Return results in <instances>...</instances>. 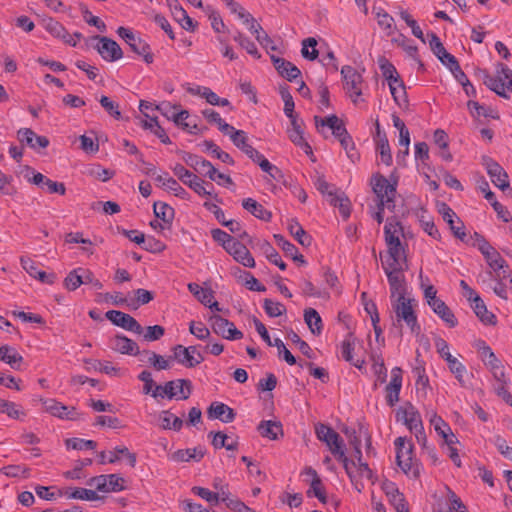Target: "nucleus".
Wrapping results in <instances>:
<instances>
[{"mask_svg": "<svg viewBox=\"0 0 512 512\" xmlns=\"http://www.w3.org/2000/svg\"><path fill=\"white\" fill-rule=\"evenodd\" d=\"M472 245L477 247L484 256L488 266L493 270L494 274L502 270H508L505 266V260L500 253L480 234L475 233L473 236Z\"/></svg>", "mask_w": 512, "mask_h": 512, "instance_id": "39448f33", "label": "nucleus"}, {"mask_svg": "<svg viewBox=\"0 0 512 512\" xmlns=\"http://www.w3.org/2000/svg\"><path fill=\"white\" fill-rule=\"evenodd\" d=\"M382 267L385 273L405 270L407 268L405 251L387 250V256L382 262Z\"/></svg>", "mask_w": 512, "mask_h": 512, "instance_id": "c85d7f7f", "label": "nucleus"}, {"mask_svg": "<svg viewBox=\"0 0 512 512\" xmlns=\"http://www.w3.org/2000/svg\"><path fill=\"white\" fill-rule=\"evenodd\" d=\"M171 351V361H176L186 368H193L204 360L201 353H197V357L194 355H189V349H186V347L183 345H176L172 348Z\"/></svg>", "mask_w": 512, "mask_h": 512, "instance_id": "412c9836", "label": "nucleus"}, {"mask_svg": "<svg viewBox=\"0 0 512 512\" xmlns=\"http://www.w3.org/2000/svg\"><path fill=\"white\" fill-rule=\"evenodd\" d=\"M96 38L99 40L96 49L104 60L112 62L122 58V50L116 41L107 37Z\"/></svg>", "mask_w": 512, "mask_h": 512, "instance_id": "6ab92c4d", "label": "nucleus"}, {"mask_svg": "<svg viewBox=\"0 0 512 512\" xmlns=\"http://www.w3.org/2000/svg\"><path fill=\"white\" fill-rule=\"evenodd\" d=\"M355 338L349 333L341 343V355L343 359L352 363L355 367L361 369L364 365V360L357 359L353 361L352 351L354 349Z\"/></svg>", "mask_w": 512, "mask_h": 512, "instance_id": "c03bdc74", "label": "nucleus"}, {"mask_svg": "<svg viewBox=\"0 0 512 512\" xmlns=\"http://www.w3.org/2000/svg\"><path fill=\"white\" fill-rule=\"evenodd\" d=\"M302 293L305 296L315 297L319 299L328 300L330 298V294L326 289H320L313 285L310 280L303 279L301 282Z\"/></svg>", "mask_w": 512, "mask_h": 512, "instance_id": "13d9d810", "label": "nucleus"}, {"mask_svg": "<svg viewBox=\"0 0 512 512\" xmlns=\"http://www.w3.org/2000/svg\"><path fill=\"white\" fill-rule=\"evenodd\" d=\"M403 272H404V270H400V271L397 270V271H393V272L390 271L388 273H385L388 278L392 297H394L396 295L398 297V296H400V294L404 295L405 278H404Z\"/></svg>", "mask_w": 512, "mask_h": 512, "instance_id": "79ce46f5", "label": "nucleus"}, {"mask_svg": "<svg viewBox=\"0 0 512 512\" xmlns=\"http://www.w3.org/2000/svg\"><path fill=\"white\" fill-rule=\"evenodd\" d=\"M242 206L245 210L250 212L253 216L256 218L263 220V221H269L271 218V212L266 210L263 205L258 203L256 200L252 198H246L242 201Z\"/></svg>", "mask_w": 512, "mask_h": 512, "instance_id": "37998d69", "label": "nucleus"}, {"mask_svg": "<svg viewBox=\"0 0 512 512\" xmlns=\"http://www.w3.org/2000/svg\"><path fill=\"white\" fill-rule=\"evenodd\" d=\"M288 228L290 233L302 246H309L311 244V237L307 235L306 231L298 222L291 221Z\"/></svg>", "mask_w": 512, "mask_h": 512, "instance_id": "69168bd1", "label": "nucleus"}, {"mask_svg": "<svg viewBox=\"0 0 512 512\" xmlns=\"http://www.w3.org/2000/svg\"><path fill=\"white\" fill-rule=\"evenodd\" d=\"M84 268H76L68 273L64 279V286L69 291H74L84 284Z\"/></svg>", "mask_w": 512, "mask_h": 512, "instance_id": "6e6d98bb", "label": "nucleus"}, {"mask_svg": "<svg viewBox=\"0 0 512 512\" xmlns=\"http://www.w3.org/2000/svg\"><path fill=\"white\" fill-rule=\"evenodd\" d=\"M416 300L412 298H406L404 295L397 297L392 302V308L396 315L397 323L404 321L409 327L411 333L418 335L421 331V327L417 320L415 313Z\"/></svg>", "mask_w": 512, "mask_h": 512, "instance_id": "f03ea898", "label": "nucleus"}, {"mask_svg": "<svg viewBox=\"0 0 512 512\" xmlns=\"http://www.w3.org/2000/svg\"><path fill=\"white\" fill-rule=\"evenodd\" d=\"M229 136L233 144L242 150L251 160L254 161L256 158H259L260 152L248 144V137L245 131L234 129Z\"/></svg>", "mask_w": 512, "mask_h": 512, "instance_id": "2f4dec72", "label": "nucleus"}, {"mask_svg": "<svg viewBox=\"0 0 512 512\" xmlns=\"http://www.w3.org/2000/svg\"><path fill=\"white\" fill-rule=\"evenodd\" d=\"M484 84L497 93L499 96L507 97L506 89L512 92V70L504 64H498L497 76L492 77L489 74H484Z\"/></svg>", "mask_w": 512, "mask_h": 512, "instance_id": "0eeeda50", "label": "nucleus"}, {"mask_svg": "<svg viewBox=\"0 0 512 512\" xmlns=\"http://www.w3.org/2000/svg\"><path fill=\"white\" fill-rule=\"evenodd\" d=\"M494 277L497 280L495 286L493 287L494 293L503 299H507V288L508 285L512 283L509 271L502 270L501 272H497Z\"/></svg>", "mask_w": 512, "mask_h": 512, "instance_id": "de8ad7c7", "label": "nucleus"}, {"mask_svg": "<svg viewBox=\"0 0 512 512\" xmlns=\"http://www.w3.org/2000/svg\"><path fill=\"white\" fill-rule=\"evenodd\" d=\"M291 127L287 129L289 139L297 146L303 149L306 154H312V148L304 139L302 129L303 122L299 118L290 120Z\"/></svg>", "mask_w": 512, "mask_h": 512, "instance_id": "bb28decb", "label": "nucleus"}, {"mask_svg": "<svg viewBox=\"0 0 512 512\" xmlns=\"http://www.w3.org/2000/svg\"><path fill=\"white\" fill-rule=\"evenodd\" d=\"M414 373L417 376L416 379V391L418 396L425 398L427 396V390L429 388V379L423 368H415Z\"/></svg>", "mask_w": 512, "mask_h": 512, "instance_id": "338daca9", "label": "nucleus"}, {"mask_svg": "<svg viewBox=\"0 0 512 512\" xmlns=\"http://www.w3.org/2000/svg\"><path fill=\"white\" fill-rule=\"evenodd\" d=\"M244 23L248 24V29L253 33L256 37V40L265 48H268L272 44V40L268 36V34L263 31L260 24L256 22V20L250 15L249 21Z\"/></svg>", "mask_w": 512, "mask_h": 512, "instance_id": "09e8293b", "label": "nucleus"}, {"mask_svg": "<svg viewBox=\"0 0 512 512\" xmlns=\"http://www.w3.org/2000/svg\"><path fill=\"white\" fill-rule=\"evenodd\" d=\"M471 302L475 314L480 318L482 322L485 324L495 323V316L487 310L486 305L479 296L475 297L473 300H471Z\"/></svg>", "mask_w": 512, "mask_h": 512, "instance_id": "3c124183", "label": "nucleus"}, {"mask_svg": "<svg viewBox=\"0 0 512 512\" xmlns=\"http://www.w3.org/2000/svg\"><path fill=\"white\" fill-rule=\"evenodd\" d=\"M17 137L21 143H25L32 149L46 148L49 145L47 137L36 135L30 128H21L18 130Z\"/></svg>", "mask_w": 512, "mask_h": 512, "instance_id": "7c9ffc66", "label": "nucleus"}, {"mask_svg": "<svg viewBox=\"0 0 512 512\" xmlns=\"http://www.w3.org/2000/svg\"><path fill=\"white\" fill-rule=\"evenodd\" d=\"M188 290L203 304L208 305L213 300L214 295L211 289H205L197 283H189Z\"/></svg>", "mask_w": 512, "mask_h": 512, "instance_id": "e2e57ef3", "label": "nucleus"}, {"mask_svg": "<svg viewBox=\"0 0 512 512\" xmlns=\"http://www.w3.org/2000/svg\"><path fill=\"white\" fill-rule=\"evenodd\" d=\"M204 450L201 447L192 448V449H180L175 451L170 459L175 462H189L194 460L199 462L204 457Z\"/></svg>", "mask_w": 512, "mask_h": 512, "instance_id": "4c0bfd02", "label": "nucleus"}, {"mask_svg": "<svg viewBox=\"0 0 512 512\" xmlns=\"http://www.w3.org/2000/svg\"><path fill=\"white\" fill-rule=\"evenodd\" d=\"M438 211L442 215L443 220L448 224L454 236L463 242H468L464 224L456 216L455 212L446 203H441Z\"/></svg>", "mask_w": 512, "mask_h": 512, "instance_id": "dca6fc26", "label": "nucleus"}, {"mask_svg": "<svg viewBox=\"0 0 512 512\" xmlns=\"http://www.w3.org/2000/svg\"><path fill=\"white\" fill-rule=\"evenodd\" d=\"M483 164L485 165L487 173L495 186L503 191L510 188L508 174L497 162L489 157H484Z\"/></svg>", "mask_w": 512, "mask_h": 512, "instance_id": "a211bd4d", "label": "nucleus"}, {"mask_svg": "<svg viewBox=\"0 0 512 512\" xmlns=\"http://www.w3.org/2000/svg\"><path fill=\"white\" fill-rule=\"evenodd\" d=\"M141 356L147 357V362L156 370H167L171 368V358L163 357L155 352L144 350L141 352Z\"/></svg>", "mask_w": 512, "mask_h": 512, "instance_id": "49530a36", "label": "nucleus"}, {"mask_svg": "<svg viewBox=\"0 0 512 512\" xmlns=\"http://www.w3.org/2000/svg\"><path fill=\"white\" fill-rule=\"evenodd\" d=\"M229 253L234 260L238 263L242 264L245 267L253 268L255 267V260L247 247L239 241H235L231 244V247L226 251Z\"/></svg>", "mask_w": 512, "mask_h": 512, "instance_id": "c756f323", "label": "nucleus"}, {"mask_svg": "<svg viewBox=\"0 0 512 512\" xmlns=\"http://www.w3.org/2000/svg\"><path fill=\"white\" fill-rule=\"evenodd\" d=\"M182 159L188 166L200 174L205 172L206 167L204 165L209 164V161L203 159L202 157L186 152L183 153Z\"/></svg>", "mask_w": 512, "mask_h": 512, "instance_id": "0e129e2a", "label": "nucleus"}, {"mask_svg": "<svg viewBox=\"0 0 512 512\" xmlns=\"http://www.w3.org/2000/svg\"><path fill=\"white\" fill-rule=\"evenodd\" d=\"M161 427L165 430L179 431L183 426L181 418L175 416L170 411H162L160 414Z\"/></svg>", "mask_w": 512, "mask_h": 512, "instance_id": "bf43d9fd", "label": "nucleus"}, {"mask_svg": "<svg viewBox=\"0 0 512 512\" xmlns=\"http://www.w3.org/2000/svg\"><path fill=\"white\" fill-rule=\"evenodd\" d=\"M259 434L269 440H277L283 436L282 424L279 421L264 420L257 427Z\"/></svg>", "mask_w": 512, "mask_h": 512, "instance_id": "c9c22d12", "label": "nucleus"}, {"mask_svg": "<svg viewBox=\"0 0 512 512\" xmlns=\"http://www.w3.org/2000/svg\"><path fill=\"white\" fill-rule=\"evenodd\" d=\"M304 475L310 478V488L307 491L308 496H314L318 498L323 504H325L327 509H338L340 505V501L334 497L329 498L323 486L321 479L319 478L317 472L311 468L307 467L304 470Z\"/></svg>", "mask_w": 512, "mask_h": 512, "instance_id": "6e6552de", "label": "nucleus"}, {"mask_svg": "<svg viewBox=\"0 0 512 512\" xmlns=\"http://www.w3.org/2000/svg\"><path fill=\"white\" fill-rule=\"evenodd\" d=\"M328 201L334 207L339 208L340 214L347 219L350 216V201L343 192L335 190L328 193Z\"/></svg>", "mask_w": 512, "mask_h": 512, "instance_id": "58836bf2", "label": "nucleus"}, {"mask_svg": "<svg viewBox=\"0 0 512 512\" xmlns=\"http://www.w3.org/2000/svg\"><path fill=\"white\" fill-rule=\"evenodd\" d=\"M430 307L449 327H455L457 325V319L451 309L445 304L444 301L430 303Z\"/></svg>", "mask_w": 512, "mask_h": 512, "instance_id": "a19ab883", "label": "nucleus"}, {"mask_svg": "<svg viewBox=\"0 0 512 512\" xmlns=\"http://www.w3.org/2000/svg\"><path fill=\"white\" fill-rule=\"evenodd\" d=\"M43 405L45 411L55 417L67 420L77 419L78 414L74 407L65 406L61 402L56 401L55 399L45 400L43 402Z\"/></svg>", "mask_w": 512, "mask_h": 512, "instance_id": "5701e85b", "label": "nucleus"}, {"mask_svg": "<svg viewBox=\"0 0 512 512\" xmlns=\"http://www.w3.org/2000/svg\"><path fill=\"white\" fill-rule=\"evenodd\" d=\"M430 423L446 445L456 444L458 442L450 426L438 416L435 411L430 412Z\"/></svg>", "mask_w": 512, "mask_h": 512, "instance_id": "393cba45", "label": "nucleus"}, {"mask_svg": "<svg viewBox=\"0 0 512 512\" xmlns=\"http://www.w3.org/2000/svg\"><path fill=\"white\" fill-rule=\"evenodd\" d=\"M435 347L437 352L448 364L450 371L455 375L461 385H465L464 375L466 374L465 366L451 355L448 343L442 338L435 339Z\"/></svg>", "mask_w": 512, "mask_h": 512, "instance_id": "9b49d317", "label": "nucleus"}, {"mask_svg": "<svg viewBox=\"0 0 512 512\" xmlns=\"http://www.w3.org/2000/svg\"><path fill=\"white\" fill-rule=\"evenodd\" d=\"M271 59L278 73L288 81L296 79L301 74L298 67L284 58L272 56Z\"/></svg>", "mask_w": 512, "mask_h": 512, "instance_id": "f704fd0d", "label": "nucleus"}, {"mask_svg": "<svg viewBox=\"0 0 512 512\" xmlns=\"http://www.w3.org/2000/svg\"><path fill=\"white\" fill-rule=\"evenodd\" d=\"M384 235L388 250L404 251L401 243V237L404 236L403 227L395 217L386 220Z\"/></svg>", "mask_w": 512, "mask_h": 512, "instance_id": "4468645a", "label": "nucleus"}, {"mask_svg": "<svg viewBox=\"0 0 512 512\" xmlns=\"http://www.w3.org/2000/svg\"><path fill=\"white\" fill-rule=\"evenodd\" d=\"M154 214L165 224L170 225L174 219V209L164 202H155L153 205Z\"/></svg>", "mask_w": 512, "mask_h": 512, "instance_id": "4d7b16f0", "label": "nucleus"}, {"mask_svg": "<svg viewBox=\"0 0 512 512\" xmlns=\"http://www.w3.org/2000/svg\"><path fill=\"white\" fill-rule=\"evenodd\" d=\"M208 417L219 419L224 423H230L235 419V412L232 408L222 402H214L207 410Z\"/></svg>", "mask_w": 512, "mask_h": 512, "instance_id": "473e14b6", "label": "nucleus"}, {"mask_svg": "<svg viewBox=\"0 0 512 512\" xmlns=\"http://www.w3.org/2000/svg\"><path fill=\"white\" fill-rule=\"evenodd\" d=\"M192 492L205 499L209 504L215 505L220 501L224 502L226 508L232 510L233 512H243V510H249V508L241 502L238 498L233 496L230 491H226L223 487H220V492H213L207 488L203 487H193Z\"/></svg>", "mask_w": 512, "mask_h": 512, "instance_id": "7ed1b4c3", "label": "nucleus"}, {"mask_svg": "<svg viewBox=\"0 0 512 512\" xmlns=\"http://www.w3.org/2000/svg\"><path fill=\"white\" fill-rule=\"evenodd\" d=\"M106 318L110 320L114 325L119 326L127 331H131L139 335L144 331L143 327L131 315L122 311L109 310L106 312Z\"/></svg>", "mask_w": 512, "mask_h": 512, "instance_id": "f3484780", "label": "nucleus"}, {"mask_svg": "<svg viewBox=\"0 0 512 512\" xmlns=\"http://www.w3.org/2000/svg\"><path fill=\"white\" fill-rule=\"evenodd\" d=\"M356 453L359 456V459L361 458V450L358 446L355 447ZM349 465L351 467V471L353 472V478L349 475L352 483L354 484V487L357 491H361L363 488V483L361 482L362 479L371 480L372 479V471L368 467L366 463H362L359 460V464L356 465L354 462H349Z\"/></svg>", "mask_w": 512, "mask_h": 512, "instance_id": "4be33fe9", "label": "nucleus"}, {"mask_svg": "<svg viewBox=\"0 0 512 512\" xmlns=\"http://www.w3.org/2000/svg\"><path fill=\"white\" fill-rule=\"evenodd\" d=\"M304 320L314 335H320L323 330V323L320 314L314 308L304 310Z\"/></svg>", "mask_w": 512, "mask_h": 512, "instance_id": "a18cd8bd", "label": "nucleus"}, {"mask_svg": "<svg viewBox=\"0 0 512 512\" xmlns=\"http://www.w3.org/2000/svg\"><path fill=\"white\" fill-rule=\"evenodd\" d=\"M0 360L10 365L11 368L19 370L23 362V357L15 350V348L3 345L0 347Z\"/></svg>", "mask_w": 512, "mask_h": 512, "instance_id": "ea45409f", "label": "nucleus"}, {"mask_svg": "<svg viewBox=\"0 0 512 512\" xmlns=\"http://www.w3.org/2000/svg\"><path fill=\"white\" fill-rule=\"evenodd\" d=\"M316 435L320 441L326 443L331 453L343 463L347 474L353 478V472L351 471L349 461L345 455L343 449V440L340 435L332 428L324 424H319L316 426Z\"/></svg>", "mask_w": 512, "mask_h": 512, "instance_id": "f257e3e1", "label": "nucleus"}, {"mask_svg": "<svg viewBox=\"0 0 512 512\" xmlns=\"http://www.w3.org/2000/svg\"><path fill=\"white\" fill-rule=\"evenodd\" d=\"M203 116L210 122L218 125L219 130L229 135L235 129L233 126L226 123L218 112L213 109H205L202 111Z\"/></svg>", "mask_w": 512, "mask_h": 512, "instance_id": "864d4df0", "label": "nucleus"}, {"mask_svg": "<svg viewBox=\"0 0 512 512\" xmlns=\"http://www.w3.org/2000/svg\"><path fill=\"white\" fill-rule=\"evenodd\" d=\"M110 347L121 354L141 355L137 343L123 335H116L111 339Z\"/></svg>", "mask_w": 512, "mask_h": 512, "instance_id": "72a5a7b5", "label": "nucleus"}, {"mask_svg": "<svg viewBox=\"0 0 512 512\" xmlns=\"http://www.w3.org/2000/svg\"><path fill=\"white\" fill-rule=\"evenodd\" d=\"M375 14L379 27L385 31L387 36L392 35L396 30L394 18L382 8L376 9Z\"/></svg>", "mask_w": 512, "mask_h": 512, "instance_id": "8fccbe9b", "label": "nucleus"}, {"mask_svg": "<svg viewBox=\"0 0 512 512\" xmlns=\"http://www.w3.org/2000/svg\"><path fill=\"white\" fill-rule=\"evenodd\" d=\"M31 182L40 186L42 189L46 188L49 193H58L64 195L66 192L65 185L60 182L53 181L41 173H35Z\"/></svg>", "mask_w": 512, "mask_h": 512, "instance_id": "e433bc0d", "label": "nucleus"}, {"mask_svg": "<svg viewBox=\"0 0 512 512\" xmlns=\"http://www.w3.org/2000/svg\"><path fill=\"white\" fill-rule=\"evenodd\" d=\"M378 64L383 77L389 82L391 94H396V84L401 88V91L403 92V81L400 79L394 65L383 56L378 58Z\"/></svg>", "mask_w": 512, "mask_h": 512, "instance_id": "aec40b11", "label": "nucleus"}, {"mask_svg": "<svg viewBox=\"0 0 512 512\" xmlns=\"http://www.w3.org/2000/svg\"><path fill=\"white\" fill-rule=\"evenodd\" d=\"M117 34L129 45L134 53L142 56L147 64L153 62V54L150 51L149 45L141 38L137 37L130 29L119 27Z\"/></svg>", "mask_w": 512, "mask_h": 512, "instance_id": "9d476101", "label": "nucleus"}, {"mask_svg": "<svg viewBox=\"0 0 512 512\" xmlns=\"http://www.w3.org/2000/svg\"><path fill=\"white\" fill-rule=\"evenodd\" d=\"M209 435H213L212 445L216 449L226 448L227 450H236L238 443L235 440L229 441V437L223 432H210Z\"/></svg>", "mask_w": 512, "mask_h": 512, "instance_id": "680f3d73", "label": "nucleus"}, {"mask_svg": "<svg viewBox=\"0 0 512 512\" xmlns=\"http://www.w3.org/2000/svg\"><path fill=\"white\" fill-rule=\"evenodd\" d=\"M173 173L175 176L195 193L200 196H211L212 192L205 188L204 181L200 179L196 174H193L187 170L183 165L176 164L173 167Z\"/></svg>", "mask_w": 512, "mask_h": 512, "instance_id": "f8f14e48", "label": "nucleus"}, {"mask_svg": "<svg viewBox=\"0 0 512 512\" xmlns=\"http://www.w3.org/2000/svg\"><path fill=\"white\" fill-rule=\"evenodd\" d=\"M341 76L344 90L349 94L353 103L357 104L358 99L362 95L363 78L361 73L354 67L345 65L341 68Z\"/></svg>", "mask_w": 512, "mask_h": 512, "instance_id": "1a4fd4ad", "label": "nucleus"}, {"mask_svg": "<svg viewBox=\"0 0 512 512\" xmlns=\"http://www.w3.org/2000/svg\"><path fill=\"white\" fill-rule=\"evenodd\" d=\"M135 298L129 299L127 307L131 310L138 309L141 305H145L154 299V295L151 291L139 288L134 291Z\"/></svg>", "mask_w": 512, "mask_h": 512, "instance_id": "603ef678", "label": "nucleus"}, {"mask_svg": "<svg viewBox=\"0 0 512 512\" xmlns=\"http://www.w3.org/2000/svg\"><path fill=\"white\" fill-rule=\"evenodd\" d=\"M397 415L401 417L411 432L414 433L415 431L419 432L422 430L423 424L421 416L413 405L408 404L407 406L399 409Z\"/></svg>", "mask_w": 512, "mask_h": 512, "instance_id": "a878e982", "label": "nucleus"}, {"mask_svg": "<svg viewBox=\"0 0 512 512\" xmlns=\"http://www.w3.org/2000/svg\"><path fill=\"white\" fill-rule=\"evenodd\" d=\"M372 186L373 191L377 196V205L381 206V209L387 208L390 211H394V197L396 194L395 186L390 184L388 180L381 175L373 177Z\"/></svg>", "mask_w": 512, "mask_h": 512, "instance_id": "423d86ee", "label": "nucleus"}, {"mask_svg": "<svg viewBox=\"0 0 512 512\" xmlns=\"http://www.w3.org/2000/svg\"><path fill=\"white\" fill-rule=\"evenodd\" d=\"M249 243L252 248H258L271 263L278 266L281 270L286 269V264L282 261L279 253L268 241L262 239L253 241L249 238Z\"/></svg>", "mask_w": 512, "mask_h": 512, "instance_id": "cd10ccee", "label": "nucleus"}, {"mask_svg": "<svg viewBox=\"0 0 512 512\" xmlns=\"http://www.w3.org/2000/svg\"><path fill=\"white\" fill-rule=\"evenodd\" d=\"M279 92H280L281 98H282V100L284 102V113H285V115L290 120H292L293 118L297 119L298 115L294 112V108H295L294 100H293V97H292L291 93L289 92L288 87L287 86H281Z\"/></svg>", "mask_w": 512, "mask_h": 512, "instance_id": "052dcab7", "label": "nucleus"}, {"mask_svg": "<svg viewBox=\"0 0 512 512\" xmlns=\"http://www.w3.org/2000/svg\"><path fill=\"white\" fill-rule=\"evenodd\" d=\"M314 121L317 131L325 137L326 129H330L338 141L349 134L342 120H340L336 115H330L327 117L315 116Z\"/></svg>", "mask_w": 512, "mask_h": 512, "instance_id": "ddd939ff", "label": "nucleus"}, {"mask_svg": "<svg viewBox=\"0 0 512 512\" xmlns=\"http://www.w3.org/2000/svg\"><path fill=\"white\" fill-rule=\"evenodd\" d=\"M402 387V369L394 367L391 370V380L386 386V400L389 406H394L399 401V394Z\"/></svg>", "mask_w": 512, "mask_h": 512, "instance_id": "b1692460", "label": "nucleus"}, {"mask_svg": "<svg viewBox=\"0 0 512 512\" xmlns=\"http://www.w3.org/2000/svg\"><path fill=\"white\" fill-rule=\"evenodd\" d=\"M396 460L401 470L408 476L417 478L421 472V465L413 458V446L405 438L398 437L395 442Z\"/></svg>", "mask_w": 512, "mask_h": 512, "instance_id": "20e7f679", "label": "nucleus"}, {"mask_svg": "<svg viewBox=\"0 0 512 512\" xmlns=\"http://www.w3.org/2000/svg\"><path fill=\"white\" fill-rule=\"evenodd\" d=\"M317 41L313 37L303 40L301 54L305 59L315 60L318 57V50L316 49Z\"/></svg>", "mask_w": 512, "mask_h": 512, "instance_id": "774afa93", "label": "nucleus"}, {"mask_svg": "<svg viewBox=\"0 0 512 512\" xmlns=\"http://www.w3.org/2000/svg\"><path fill=\"white\" fill-rule=\"evenodd\" d=\"M179 384H185V382H179V381H168L163 386L162 385H155L154 390H152L151 396L153 398H165L173 399L174 397L178 396V393L173 392L174 386Z\"/></svg>", "mask_w": 512, "mask_h": 512, "instance_id": "5fc2aeb1", "label": "nucleus"}, {"mask_svg": "<svg viewBox=\"0 0 512 512\" xmlns=\"http://www.w3.org/2000/svg\"><path fill=\"white\" fill-rule=\"evenodd\" d=\"M209 322L213 332L225 339L238 340L243 337V333L232 322L219 315L211 316Z\"/></svg>", "mask_w": 512, "mask_h": 512, "instance_id": "2eb2a0df", "label": "nucleus"}]
</instances>
